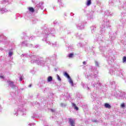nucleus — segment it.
Listing matches in <instances>:
<instances>
[{"mask_svg":"<svg viewBox=\"0 0 126 126\" xmlns=\"http://www.w3.org/2000/svg\"><path fill=\"white\" fill-rule=\"evenodd\" d=\"M121 106L122 107V108H125V103L121 104Z\"/></svg>","mask_w":126,"mask_h":126,"instance_id":"14","label":"nucleus"},{"mask_svg":"<svg viewBox=\"0 0 126 126\" xmlns=\"http://www.w3.org/2000/svg\"><path fill=\"white\" fill-rule=\"evenodd\" d=\"M83 64H86V62L84 61V62H83Z\"/></svg>","mask_w":126,"mask_h":126,"instance_id":"17","label":"nucleus"},{"mask_svg":"<svg viewBox=\"0 0 126 126\" xmlns=\"http://www.w3.org/2000/svg\"><path fill=\"white\" fill-rule=\"evenodd\" d=\"M0 78H3V76H0Z\"/></svg>","mask_w":126,"mask_h":126,"instance_id":"18","label":"nucleus"},{"mask_svg":"<svg viewBox=\"0 0 126 126\" xmlns=\"http://www.w3.org/2000/svg\"><path fill=\"white\" fill-rule=\"evenodd\" d=\"M57 79L59 81H62V79L61 78V77H60V76L59 75H57Z\"/></svg>","mask_w":126,"mask_h":126,"instance_id":"11","label":"nucleus"},{"mask_svg":"<svg viewBox=\"0 0 126 126\" xmlns=\"http://www.w3.org/2000/svg\"><path fill=\"white\" fill-rule=\"evenodd\" d=\"M75 120L72 119L71 118H69V123L71 126H74L75 125Z\"/></svg>","mask_w":126,"mask_h":126,"instance_id":"1","label":"nucleus"},{"mask_svg":"<svg viewBox=\"0 0 126 126\" xmlns=\"http://www.w3.org/2000/svg\"><path fill=\"white\" fill-rule=\"evenodd\" d=\"M12 55H13V53H12V52H9V57H11V56H12Z\"/></svg>","mask_w":126,"mask_h":126,"instance_id":"13","label":"nucleus"},{"mask_svg":"<svg viewBox=\"0 0 126 126\" xmlns=\"http://www.w3.org/2000/svg\"><path fill=\"white\" fill-rule=\"evenodd\" d=\"M95 64L96 65H99V63H98V62H97V61H95Z\"/></svg>","mask_w":126,"mask_h":126,"instance_id":"15","label":"nucleus"},{"mask_svg":"<svg viewBox=\"0 0 126 126\" xmlns=\"http://www.w3.org/2000/svg\"><path fill=\"white\" fill-rule=\"evenodd\" d=\"M53 80V77L52 76H49L47 79V81L48 82H51Z\"/></svg>","mask_w":126,"mask_h":126,"instance_id":"6","label":"nucleus"},{"mask_svg":"<svg viewBox=\"0 0 126 126\" xmlns=\"http://www.w3.org/2000/svg\"><path fill=\"white\" fill-rule=\"evenodd\" d=\"M32 86V85L30 84L29 86V87H31Z\"/></svg>","mask_w":126,"mask_h":126,"instance_id":"19","label":"nucleus"},{"mask_svg":"<svg viewBox=\"0 0 126 126\" xmlns=\"http://www.w3.org/2000/svg\"><path fill=\"white\" fill-rule=\"evenodd\" d=\"M126 57L124 56L123 58V63H126Z\"/></svg>","mask_w":126,"mask_h":126,"instance_id":"12","label":"nucleus"},{"mask_svg":"<svg viewBox=\"0 0 126 126\" xmlns=\"http://www.w3.org/2000/svg\"><path fill=\"white\" fill-rule=\"evenodd\" d=\"M61 106H63V103H61Z\"/></svg>","mask_w":126,"mask_h":126,"instance_id":"20","label":"nucleus"},{"mask_svg":"<svg viewBox=\"0 0 126 126\" xmlns=\"http://www.w3.org/2000/svg\"><path fill=\"white\" fill-rule=\"evenodd\" d=\"M68 79H69V82L70 84H71V85H73V81H72V80L71 79V78H68Z\"/></svg>","mask_w":126,"mask_h":126,"instance_id":"8","label":"nucleus"},{"mask_svg":"<svg viewBox=\"0 0 126 126\" xmlns=\"http://www.w3.org/2000/svg\"><path fill=\"white\" fill-rule=\"evenodd\" d=\"M7 82H8L9 85H10V86H11V87H12V88H15V85L13 84V82L7 81Z\"/></svg>","mask_w":126,"mask_h":126,"instance_id":"2","label":"nucleus"},{"mask_svg":"<svg viewBox=\"0 0 126 126\" xmlns=\"http://www.w3.org/2000/svg\"><path fill=\"white\" fill-rule=\"evenodd\" d=\"M104 106L106 107V108H107V109H110L111 107V105H110V104H109V103H105L104 104Z\"/></svg>","mask_w":126,"mask_h":126,"instance_id":"5","label":"nucleus"},{"mask_svg":"<svg viewBox=\"0 0 126 126\" xmlns=\"http://www.w3.org/2000/svg\"><path fill=\"white\" fill-rule=\"evenodd\" d=\"M29 11H31V12H34L35 11V10L33 7H29Z\"/></svg>","mask_w":126,"mask_h":126,"instance_id":"7","label":"nucleus"},{"mask_svg":"<svg viewBox=\"0 0 126 126\" xmlns=\"http://www.w3.org/2000/svg\"><path fill=\"white\" fill-rule=\"evenodd\" d=\"M63 75L64 76H65V77H67V78H70V76H69V75H68V74L67 73V72H64L63 73Z\"/></svg>","mask_w":126,"mask_h":126,"instance_id":"3","label":"nucleus"},{"mask_svg":"<svg viewBox=\"0 0 126 126\" xmlns=\"http://www.w3.org/2000/svg\"><path fill=\"white\" fill-rule=\"evenodd\" d=\"M72 106L74 107V109H75V110H76V111H78L79 108L77 106H76V105L75 104H74V103H72Z\"/></svg>","mask_w":126,"mask_h":126,"instance_id":"4","label":"nucleus"},{"mask_svg":"<svg viewBox=\"0 0 126 126\" xmlns=\"http://www.w3.org/2000/svg\"><path fill=\"white\" fill-rule=\"evenodd\" d=\"M19 81H22V77H20Z\"/></svg>","mask_w":126,"mask_h":126,"instance_id":"16","label":"nucleus"},{"mask_svg":"<svg viewBox=\"0 0 126 126\" xmlns=\"http://www.w3.org/2000/svg\"><path fill=\"white\" fill-rule=\"evenodd\" d=\"M90 4H91V0H88L87 3V5L88 6H89V5H90Z\"/></svg>","mask_w":126,"mask_h":126,"instance_id":"9","label":"nucleus"},{"mask_svg":"<svg viewBox=\"0 0 126 126\" xmlns=\"http://www.w3.org/2000/svg\"><path fill=\"white\" fill-rule=\"evenodd\" d=\"M73 53H70L68 55V58H69L70 59L72 58V57H73Z\"/></svg>","mask_w":126,"mask_h":126,"instance_id":"10","label":"nucleus"}]
</instances>
